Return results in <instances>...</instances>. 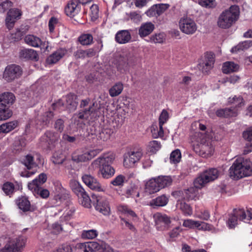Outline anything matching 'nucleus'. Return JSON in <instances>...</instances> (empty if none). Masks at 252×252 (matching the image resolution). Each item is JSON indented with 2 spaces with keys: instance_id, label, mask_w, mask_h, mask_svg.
<instances>
[{
  "instance_id": "f257e3e1",
  "label": "nucleus",
  "mask_w": 252,
  "mask_h": 252,
  "mask_svg": "<svg viewBox=\"0 0 252 252\" xmlns=\"http://www.w3.org/2000/svg\"><path fill=\"white\" fill-rule=\"evenodd\" d=\"M208 133L195 132L190 136L194 151L203 158H207L214 154L215 148Z\"/></svg>"
},
{
  "instance_id": "f03ea898",
  "label": "nucleus",
  "mask_w": 252,
  "mask_h": 252,
  "mask_svg": "<svg viewBox=\"0 0 252 252\" xmlns=\"http://www.w3.org/2000/svg\"><path fill=\"white\" fill-rule=\"evenodd\" d=\"M115 159L113 154H105L95 159L91 164L94 168H99V172L102 178L109 179L114 176L115 171L111 166Z\"/></svg>"
},
{
  "instance_id": "7ed1b4c3",
  "label": "nucleus",
  "mask_w": 252,
  "mask_h": 252,
  "mask_svg": "<svg viewBox=\"0 0 252 252\" xmlns=\"http://www.w3.org/2000/svg\"><path fill=\"white\" fill-rule=\"evenodd\" d=\"M231 178L237 180L252 175V163L243 158H238L229 168Z\"/></svg>"
},
{
  "instance_id": "20e7f679",
  "label": "nucleus",
  "mask_w": 252,
  "mask_h": 252,
  "mask_svg": "<svg viewBox=\"0 0 252 252\" xmlns=\"http://www.w3.org/2000/svg\"><path fill=\"white\" fill-rule=\"evenodd\" d=\"M239 14V7L235 5H232L220 14L217 21L218 26L222 29L230 28L238 19Z\"/></svg>"
},
{
  "instance_id": "39448f33",
  "label": "nucleus",
  "mask_w": 252,
  "mask_h": 252,
  "mask_svg": "<svg viewBox=\"0 0 252 252\" xmlns=\"http://www.w3.org/2000/svg\"><path fill=\"white\" fill-rule=\"evenodd\" d=\"M15 97L13 94L5 92L0 94V120H5L12 115L9 106L15 101Z\"/></svg>"
},
{
  "instance_id": "423d86ee",
  "label": "nucleus",
  "mask_w": 252,
  "mask_h": 252,
  "mask_svg": "<svg viewBox=\"0 0 252 252\" xmlns=\"http://www.w3.org/2000/svg\"><path fill=\"white\" fill-rule=\"evenodd\" d=\"M252 219V212L248 210L247 212L243 209H234L232 214L229 216L227 224L230 228H234L239 221L250 223Z\"/></svg>"
},
{
  "instance_id": "0eeeda50",
  "label": "nucleus",
  "mask_w": 252,
  "mask_h": 252,
  "mask_svg": "<svg viewBox=\"0 0 252 252\" xmlns=\"http://www.w3.org/2000/svg\"><path fill=\"white\" fill-rule=\"evenodd\" d=\"M83 252H114V250L106 243L101 242L98 243L93 241L81 244Z\"/></svg>"
},
{
  "instance_id": "6e6552de",
  "label": "nucleus",
  "mask_w": 252,
  "mask_h": 252,
  "mask_svg": "<svg viewBox=\"0 0 252 252\" xmlns=\"http://www.w3.org/2000/svg\"><path fill=\"white\" fill-rule=\"evenodd\" d=\"M153 218L156 228L158 231H165L170 227L171 218L166 214L157 212L154 214Z\"/></svg>"
},
{
  "instance_id": "1a4fd4ad",
  "label": "nucleus",
  "mask_w": 252,
  "mask_h": 252,
  "mask_svg": "<svg viewBox=\"0 0 252 252\" xmlns=\"http://www.w3.org/2000/svg\"><path fill=\"white\" fill-rule=\"evenodd\" d=\"M179 26L180 31L187 35L194 34L197 30V26L195 21L187 17H184L180 19Z\"/></svg>"
},
{
  "instance_id": "9d476101",
  "label": "nucleus",
  "mask_w": 252,
  "mask_h": 252,
  "mask_svg": "<svg viewBox=\"0 0 252 252\" xmlns=\"http://www.w3.org/2000/svg\"><path fill=\"white\" fill-rule=\"evenodd\" d=\"M22 74L21 67L19 65L12 64L5 67L3 73V78L7 82H10L20 77Z\"/></svg>"
},
{
  "instance_id": "9b49d317",
  "label": "nucleus",
  "mask_w": 252,
  "mask_h": 252,
  "mask_svg": "<svg viewBox=\"0 0 252 252\" xmlns=\"http://www.w3.org/2000/svg\"><path fill=\"white\" fill-rule=\"evenodd\" d=\"M142 155L141 150L130 151L126 153L124 155V166L128 168L133 167L135 163L140 159Z\"/></svg>"
},
{
  "instance_id": "f8f14e48",
  "label": "nucleus",
  "mask_w": 252,
  "mask_h": 252,
  "mask_svg": "<svg viewBox=\"0 0 252 252\" xmlns=\"http://www.w3.org/2000/svg\"><path fill=\"white\" fill-rule=\"evenodd\" d=\"M183 226L189 229L197 228L203 231H209L213 228V226L208 223L189 219L184 220Z\"/></svg>"
},
{
  "instance_id": "ddd939ff",
  "label": "nucleus",
  "mask_w": 252,
  "mask_h": 252,
  "mask_svg": "<svg viewBox=\"0 0 252 252\" xmlns=\"http://www.w3.org/2000/svg\"><path fill=\"white\" fill-rule=\"evenodd\" d=\"M101 150L95 149L85 150L81 153H74L72 155V159L76 162H85L91 160L94 157L98 154Z\"/></svg>"
},
{
  "instance_id": "4468645a",
  "label": "nucleus",
  "mask_w": 252,
  "mask_h": 252,
  "mask_svg": "<svg viewBox=\"0 0 252 252\" xmlns=\"http://www.w3.org/2000/svg\"><path fill=\"white\" fill-rule=\"evenodd\" d=\"M93 198H95V208L96 210L105 216H109L110 214V207L109 202L105 197L93 195Z\"/></svg>"
},
{
  "instance_id": "2eb2a0df",
  "label": "nucleus",
  "mask_w": 252,
  "mask_h": 252,
  "mask_svg": "<svg viewBox=\"0 0 252 252\" xmlns=\"http://www.w3.org/2000/svg\"><path fill=\"white\" fill-rule=\"evenodd\" d=\"M22 11L18 8H11L9 10L5 18V26L10 30L14 27L17 21L21 18Z\"/></svg>"
},
{
  "instance_id": "dca6fc26",
  "label": "nucleus",
  "mask_w": 252,
  "mask_h": 252,
  "mask_svg": "<svg viewBox=\"0 0 252 252\" xmlns=\"http://www.w3.org/2000/svg\"><path fill=\"white\" fill-rule=\"evenodd\" d=\"M82 180L83 183L92 190L98 191H104L105 189L98 180L90 174H85L82 176Z\"/></svg>"
},
{
  "instance_id": "f3484780",
  "label": "nucleus",
  "mask_w": 252,
  "mask_h": 252,
  "mask_svg": "<svg viewBox=\"0 0 252 252\" xmlns=\"http://www.w3.org/2000/svg\"><path fill=\"white\" fill-rule=\"evenodd\" d=\"M215 58L211 53H207L204 60L198 64V68L203 73H208L214 66Z\"/></svg>"
},
{
  "instance_id": "a211bd4d",
  "label": "nucleus",
  "mask_w": 252,
  "mask_h": 252,
  "mask_svg": "<svg viewBox=\"0 0 252 252\" xmlns=\"http://www.w3.org/2000/svg\"><path fill=\"white\" fill-rule=\"evenodd\" d=\"M67 54V50L64 48H60L49 56L46 60V63L53 65L57 63Z\"/></svg>"
},
{
  "instance_id": "6ab92c4d",
  "label": "nucleus",
  "mask_w": 252,
  "mask_h": 252,
  "mask_svg": "<svg viewBox=\"0 0 252 252\" xmlns=\"http://www.w3.org/2000/svg\"><path fill=\"white\" fill-rule=\"evenodd\" d=\"M24 244V242L21 239H17L16 241H10L0 250V252H20Z\"/></svg>"
},
{
  "instance_id": "aec40b11",
  "label": "nucleus",
  "mask_w": 252,
  "mask_h": 252,
  "mask_svg": "<svg viewBox=\"0 0 252 252\" xmlns=\"http://www.w3.org/2000/svg\"><path fill=\"white\" fill-rule=\"evenodd\" d=\"M94 105V103L93 104L92 106H90L89 108L83 110H80L78 113L74 114L72 118L74 123H76L77 122L79 123L80 120L81 121L89 120L90 116L94 112L93 106Z\"/></svg>"
},
{
  "instance_id": "412c9836",
  "label": "nucleus",
  "mask_w": 252,
  "mask_h": 252,
  "mask_svg": "<svg viewBox=\"0 0 252 252\" xmlns=\"http://www.w3.org/2000/svg\"><path fill=\"white\" fill-rule=\"evenodd\" d=\"M79 3V0L69 1L65 8V12L66 15L70 17H73L77 14L80 10Z\"/></svg>"
},
{
  "instance_id": "4be33fe9",
  "label": "nucleus",
  "mask_w": 252,
  "mask_h": 252,
  "mask_svg": "<svg viewBox=\"0 0 252 252\" xmlns=\"http://www.w3.org/2000/svg\"><path fill=\"white\" fill-rule=\"evenodd\" d=\"M155 29V25L151 22H145L141 24L138 29V34L143 38L150 35Z\"/></svg>"
},
{
  "instance_id": "5701e85b",
  "label": "nucleus",
  "mask_w": 252,
  "mask_h": 252,
  "mask_svg": "<svg viewBox=\"0 0 252 252\" xmlns=\"http://www.w3.org/2000/svg\"><path fill=\"white\" fill-rule=\"evenodd\" d=\"M115 40L120 44H126L129 42L131 38V34L127 30H121L115 35Z\"/></svg>"
},
{
  "instance_id": "b1692460",
  "label": "nucleus",
  "mask_w": 252,
  "mask_h": 252,
  "mask_svg": "<svg viewBox=\"0 0 252 252\" xmlns=\"http://www.w3.org/2000/svg\"><path fill=\"white\" fill-rule=\"evenodd\" d=\"M160 190L156 178H152L148 181L145 187V192L148 194L155 193Z\"/></svg>"
},
{
  "instance_id": "393cba45",
  "label": "nucleus",
  "mask_w": 252,
  "mask_h": 252,
  "mask_svg": "<svg viewBox=\"0 0 252 252\" xmlns=\"http://www.w3.org/2000/svg\"><path fill=\"white\" fill-rule=\"evenodd\" d=\"M77 96L70 94L65 96V107L69 111H74L78 105Z\"/></svg>"
},
{
  "instance_id": "a878e982",
  "label": "nucleus",
  "mask_w": 252,
  "mask_h": 252,
  "mask_svg": "<svg viewBox=\"0 0 252 252\" xmlns=\"http://www.w3.org/2000/svg\"><path fill=\"white\" fill-rule=\"evenodd\" d=\"M252 46V40H248L240 42L236 46L232 47L230 50L232 53L238 52L247 50Z\"/></svg>"
},
{
  "instance_id": "bb28decb",
  "label": "nucleus",
  "mask_w": 252,
  "mask_h": 252,
  "mask_svg": "<svg viewBox=\"0 0 252 252\" xmlns=\"http://www.w3.org/2000/svg\"><path fill=\"white\" fill-rule=\"evenodd\" d=\"M228 102L229 104L232 106L234 109H238L244 106L245 105V101L243 97L240 96L235 95L232 97H230L228 98Z\"/></svg>"
},
{
  "instance_id": "cd10ccee",
  "label": "nucleus",
  "mask_w": 252,
  "mask_h": 252,
  "mask_svg": "<svg viewBox=\"0 0 252 252\" xmlns=\"http://www.w3.org/2000/svg\"><path fill=\"white\" fill-rule=\"evenodd\" d=\"M237 114L238 110L234 109L233 107L220 109L216 112V114L219 117H235L237 115Z\"/></svg>"
},
{
  "instance_id": "c85d7f7f",
  "label": "nucleus",
  "mask_w": 252,
  "mask_h": 252,
  "mask_svg": "<svg viewBox=\"0 0 252 252\" xmlns=\"http://www.w3.org/2000/svg\"><path fill=\"white\" fill-rule=\"evenodd\" d=\"M16 203L19 208L24 212L28 211L31 207V203L28 198L25 196H22L16 200Z\"/></svg>"
},
{
  "instance_id": "c756f323",
  "label": "nucleus",
  "mask_w": 252,
  "mask_h": 252,
  "mask_svg": "<svg viewBox=\"0 0 252 252\" xmlns=\"http://www.w3.org/2000/svg\"><path fill=\"white\" fill-rule=\"evenodd\" d=\"M48 46V42L42 41L40 38L32 35V47L39 48L41 51L45 52Z\"/></svg>"
},
{
  "instance_id": "7c9ffc66",
  "label": "nucleus",
  "mask_w": 252,
  "mask_h": 252,
  "mask_svg": "<svg viewBox=\"0 0 252 252\" xmlns=\"http://www.w3.org/2000/svg\"><path fill=\"white\" fill-rule=\"evenodd\" d=\"M124 89V85L121 82L115 83L109 90V95L111 97H115L120 95Z\"/></svg>"
},
{
  "instance_id": "2f4dec72",
  "label": "nucleus",
  "mask_w": 252,
  "mask_h": 252,
  "mask_svg": "<svg viewBox=\"0 0 252 252\" xmlns=\"http://www.w3.org/2000/svg\"><path fill=\"white\" fill-rule=\"evenodd\" d=\"M239 69V65L232 62H227L223 63L222 70L224 73L227 74L232 72L237 71Z\"/></svg>"
},
{
  "instance_id": "473e14b6",
  "label": "nucleus",
  "mask_w": 252,
  "mask_h": 252,
  "mask_svg": "<svg viewBox=\"0 0 252 252\" xmlns=\"http://www.w3.org/2000/svg\"><path fill=\"white\" fill-rule=\"evenodd\" d=\"M168 201V198L164 195H162L161 196H158L155 199H152L150 202V204L152 206H158L162 207L166 205Z\"/></svg>"
},
{
  "instance_id": "72a5a7b5",
  "label": "nucleus",
  "mask_w": 252,
  "mask_h": 252,
  "mask_svg": "<svg viewBox=\"0 0 252 252\" xmlns=\"http://www.w3.org/2000/svg\"><path fill=\"white\" fill-rule=\"evenodd\" d=\"M70 187L72 191L75 193L78 197L82 195L86 191L81 186L80 184L76 181H71L70 183Z\"/></svg>"
},
{
  "instance_id": "f704fd0d",
  "label": "nucleus",
  "mask_w": 252,
  "mask_h": 252,
  "mask_svg": "<svg viewBox=\"0 0 252 252\" xmlns=\"http://www.w3.org/2000/svg\"><path fill=\"white\" fill-rule=\"evenodd\" d=\"M18 125L16 121L6 123L0 126V133H8L15 128Z\"/></svg>"
},
{
  "instance_id": "c9c22d12",
  "label": "nucleus",
  "mask_w": 252,
  "mask_h": 252,
  "mask_svg": "<svg viewBox=\"0 0 252 252\" xmlns=\"http://www.w3.org/2000/svg\"><path fill=\"white\" fill-rule=\"evenodd\" d=\"M156 180L160 189L170 186L172 181L170 176H159L156 178Z\"/></svg>"
},
{
  "instance_id": "e433bc0d",
  "label": "nucleus",
  "mask_w": 252,
  "mask_h": 252,
  "mask_svg": "<svg viewBox=\"0 0 252 252\" xmlns=\"http://www.w3.org/2000/svg\"><path fill=\"white\" fill-rule=\"evenodd\" d=\"M177 206L182 211L185 216H191L192 214V208L187 203L178 200Z\"/></svg>"
},
{
  "instance_id": "4c0bfd02",
  "label": "nucleus",
  "mask_w": 252,
  "mask_h": 252,
  "mask_svg": "<svg viewBox=\"0 0 252 252\" xmlns=\"http://www.w3.org/2000/svg\"><path fill=\"white\" fill-rule=\"evenodd\" d=\"M204 177L208 180V182L216 179L219 176L218 170L216 168L210 169L203 173Z\"/></svg>"
},
{
  "instance_id": "58836bf2",
  "label": "nucleus",
  "mask_w": 252,
  "mask_h": 252,
  "mask_svg": "<svg viewBox=\"0 0 252 252\" xmlns=\"http://www.w3.org/2000/svg\"><path fill=\"white\" fill-rule=\"evenodd\" d=\"M34 195L43 199H47L49 196L50 192L48 189H44L42 187H34Z\"/></svg>"
},
{
  "instance_id": "ea45409f",
  "label": "nucleus",
  "mask_w": 252,
  "mask_h": 252,
  "mask_svg": "<svg viewBox=\"0 0 252 252\" xmlns=\"http://www.w3.org/2000/svg\"><path fill=\"white\" fill-rule=\"evenodd\" d=\"M78 40L82 45H89L93 43V37L91 34L84 33L79 37Z\"/></svg>"
},
{
  "instance_id": "a19ab883",
  "label": "nucleus",
  "mask_w": 252,
  "mask_h": 252,
  "mask_svg": "<svg viewBox=\"0 0 252 252\" xmlns=\"http://www.w3.org/2000/svg\"><path fill=\"white\" fill-rule=\"evenodd\" d=\"M160 148V143L157 140L150 141L147 146V151L151 154L156 153Z\"/></svg>"
},
{
  "instance_id": "79ce46f5",
  "label": "nucleus",
  "mask_w": 252,
  "mask_h": 252,
  "mask_svg": "<svg viewBox=\"0 0 252 252\" xmlns=\"http://www.w3.org/2000/svg\"><path fill=\"white\" fill-rule=\"evenodd\" d=\"M47 180V176L46 174L41 173L34 179L32 180V185L34 187H41Z\"/></svg>"
},
{
  "instance_id": "37998d69",
  "label": "nucleus",
  "mask_w": 252,
  "mask_h": 252,
  "mask_svg": "<svg viewBox=\"0 0 252 252\" xmlns=\"http://www.w3.org/2000/svg\"><path fill=\"white\" fill-rule=\"evenodd\" d=\"M198 188H196L194 186L193 187H191L185 190L187 198L189 200H196V199H198Z\"/></svg>"
},
{
  "instance_id": "c03bdc74",
  "label": "nucleus",
  "mask_w": 252,
  "mask_h": 252,
  "mask_svg": "<svg viewBox=\"0 0 252 252\" xmlns=\"http://www.w3.org/2000/svg\"><path fill=\"white\" fill-rule=\"evenodd\" d=\"M118 210L126 215L127 217H132L133 219L137 218V215L127 206L121 205L118 207Z\"/></svg>"
},
{
  "instance_id": "a18cd8bd",
  "label": "nucleus",
  "mask_w": 252,
  "mask_h": 252,
  "mask_svg": "<svg viewBox=\"0 0 252 252\" xmlns=\"http://www.w3.org/2000/svg\"><path fill=\"white\" fill-rule=\"evenodd\" d=\"M58 136L55 135V134L51 131H47L44 135L42 137V139L45 142L48 143L49 145L53 144L55 141L57 140Z\"/></svg>"
},
{
  "instance_id": "49530a36",
  "label": "nucleus",
  "mask_w": 252,
  "mask_h": 252,
  "mask_svg": "<svg viewBox=\"0 0 252 252\" xmlns=\"http://www.w3.org/2000/svg\"><path fill=\"white\" fill-rule=\"evenodd\" d=\"M203 174H201L194 181V186L196 188L201 189L203 188L205 185L208 182V180L205 178Z\"/></svg>"
},
{
  "instance_id": "de8ad7c7",
  "label": "nucleus",
  "mask_w": 252,
  "mask_h": 252,
  "mask_svg": "<svg viewBox=\"0 0 252 252\" xmlns=\"http://www.w3.org/2000/svg\"><path fill=\"white\" fill-rule=\"evenodd\" d=\"M98 232L95 229L83 230L81 234V237L84 239H93L97 237Z\"/></svg>"
},
{
  "instance_id": "09e8293b",
  "label": "nucleus",
  "mask_w": 252,
  "mask_h": 252,
  "mask_svg": "<svg viewBox=\"0 0 252 252\" xmlns=\"http://www.w3.org/2000/svg\"><path fill=\"white\" fill-rule=\"evenodd\" d=\"M65 159V157L61 151L56 152L52 157V161L55 164H59L63 163Z\"/></svg>"
},
{
  "instance_id": "8fccbe9b",
  "label": "nucleus",
  "mask_w": 252,
  "mask_h": 252,
  "mask_svg": "<svg viewBox=\"0 0 252 252\" xmlns=\"http://www.w3.org/2000/svg\"><path fill=\"white\" fill-rule=\"evenodd\" d=\"M113 131L110 128H104L99 133L98 138L103 141H105L110 139Z\"/></svg>"
},
{
  "instance_id": "3c124183",
  "label": "nucleus",
  "mask_w": 252,
  "mask_h": 252,
  "mask_svg": "<svg viewBox=\"0 0 252 252\" xmlns=\"http://www.w3.org/2000/svg\"><path fill=\"white\" fill-rule=\"evenodd\" d=\"M82 205L86 208H89L91 207V199L86 192L78 197Z\"/></svg>"
},
{
  "instance_id": "603ef678",
  "label": "nucleus",
  "mask_w": 252,
  "mask_h": 252,
  "mask_svg": "<svg viewBox=\"0 0 252 252\" xmlns=\"http://www.w3.org/2000/svg\"><path fill=\"white\" fill-rule=\"evenodd\" d=\"M181 159V153L179 149L173 151L170 154V162L173 163H177L180 161Z\"/></svg>"
},
{
  "instance_id": "864d4df0",
  "label": "nucleus",
  "mask_w": 252,
  "mask_h": 252,
  "mask_svg": "<svg viewBox=\"0 0 252 252\" xmlns=\"http://www.w3.org/2000/svg\"><path fill=\"white\" fill-rule=\"evenodd\" d=\"M194 216L197 218L204 220H208L210 217V214L208 210H201L200 212L195 211Z\"/></svg>"
},
{
  "instance_id": "5fc2aeb1",
  "label": "nucleus",
  "mask_w": 252,
  "mask_h": 252,
  "mask_svg": "<svg viewBox=\"0 0 252 252\" xmlns=\"http://www.w3.org/2000/svg\"><path fill=\"white\" fill-rule=\"evenodd\" d=\"M120 224L124 228L128 229L132 232L136 231L134 225L125 218H121Z\"/></svg>"
},
{
  "instance_id": "6e6d98bb",
  "label": "nucleus",
  "mask_w": 252,
  "mask_h": 252,
  "mask_svg": "<svg viewBox=\"0 0 252 252\" xmlns=\"http://www.w3.org/2000/svg\"><path fill=\"white\" fill-rule=\"evenodd\" d=\"M25 146L26 143L24 139H17L14 141L13 149L16 153L19 152L23 150Z\"/></svg>"
},
{
  "instance_id": "4d7b16f0",
  "label": "nucleus",
  "mask_w": 252,
  "mask_h": 252,
  "mask_svg": "<svg viewBox=\"0 0 252 252\" xmlns=\"http://www.w3.org/2000/svg\"><path fill=\"white\" fill-rule=\"evenodd\" d=\"M165 40V35L163 33L155 34L151 37V40L155 43H161Z\"/></svg>"
},
{
  "instance_id": "13d9d810",
  "label": "nucleus",
  "mask_w": 252,
  "mask_h": 252,
  "mask_svg": "<svg viewBox=\"0 0 252 252\" xmlns=\"http://www.w3.org/2000/svg\"><path fill=\"white\" fill-rule=\"evenodd\" d=\"M43 163V159L38 153H34L32 155V168L33 167L38 166Z\"/></svg>"
},
{
  "instance_id": "bf43d9fd",
  "label": "nucleus",
  "mask_w": 252,
  "mask_h": 252,
  "mask_svg": "<svg viewBox=\"0 0 252 252\" xmlns=\"http://www.w3.org/2000/svg\"><path fill=\"white\" fill-rule=\"evenodd\" d=\"M198 3L206 8H213L216 5L215 0H198Z\"/></svg>"
},
{
  "instance_id": "052dcab7",
  "label": "nucleus",
  "mask_w": 252,
  "mask_h": 252,
  "mask_svg": "<svg viewBox=\"0 0 252 252\" xmlns=\"http://www.w3.org/2000/svg\"><path fill=\"white\" fill-rule=\"evenodd\" d=\"M125 177L123 175L116 176L111 181V184L114 186H122L124 185Z\"/></svg>"
},
{
  "instance_id": "680f3d73",
  "label": "nucleus",
  "mask_w": 252,
  "mask_h": 252,
  "mask_svg": "<svg viewBox=\"0 0 252 252\" xmlns=\"http://www.w3.org/2000/svg\"><path fill=\"white\" fill-rule=\"evenodd\" d=\"M2 190L6 195H10L14 191V186L12 183L7 182L3 184Z\"/></svg>"
},
{
  "instance_id": "e2e57ef3",
  "label": "nucleus",
  "mask_w": 252,
  "mask_h": 252,
  "mask_svg": "<svg viewBox=\"0 0 252 252\" xmlns=\"http://www.w3.org/2000/svg\"><path fill=\"white\" fill-rule=\"evenodd\" d=\"M91 17L93 20L94 21L99 17V8L96 4H93L90 8Z\"/></svg>"
},
{
  "instance_id": "0e129e2a",
  "label": "nucleus",
  "mask_w": 252,
  "mask_h": 252,
  "mask_svg": "<svg viewBox=\"0 0 252 252\" xmlns=\"http://www.w3.org/2000/svg\"><path fill=\"white\" fill-rule=\"evenodd\" d=\"M169 119V114L167 111L163 109L162 110L160 116L159 117L158 121L159 124L164 125L167 122Z\"/></svg>"
},
{
  "instance_id": "69168bd1",
  "label": "nucleus",
  "mask_w": 252,
  "mask_h": 252,
  "mask_svg": "<svg viewBox=\"0 0 252 252\" xmlns=\"http://www.w3.org/2000/svg\"><path fill=\"white\" fill-rule=\"evenodd\" d=\"M145 14L149 17H158L157 6L156 4L153 5L145 12Z\"/></svg>"
},
{
  "instance_id": "338daca9",
  "label": "nucleus",
  "mask_w": 252,
  "mask_h": 252,
  "mask_svg": "<svg viewBox=\"0 0 252 252\" xmlns=\"http://www.w3.org/2000/svg\"><path fill=\"white\" fill-rule=\"evenodd\" d=\"M72 248L70 245L63 244L59 246L52 252H72Z\"/></svg>"
},
{
  "instance_id": "774afa93",
  "label": "nucleus",
  "mask_w": 252,
  "mask_h": 252,
  "mask_svg": "<svg viewBox=\"0 0 252 252\" xmlns=\"http://www.w3.org/2000/svg\"><path fill=\"white\" fill-rule=\"evenodd\" d=\"M182 229L180 226H177L169 232L170 238L173 240L178 237Z\"/></svg>"
}]
</instances>
